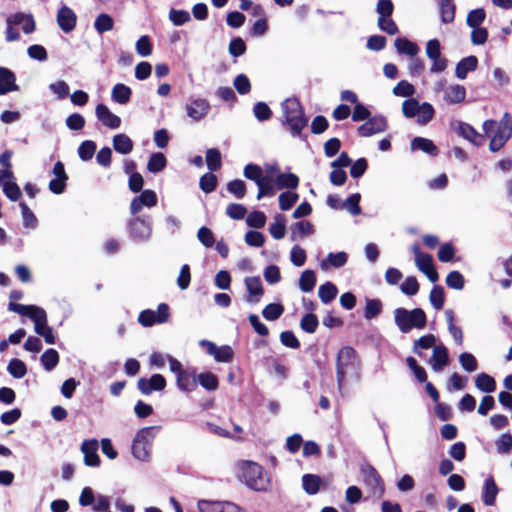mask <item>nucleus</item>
<instances>
[{
    "instance_id": "1",
    "label": "nucleus",
    "mask_w": 512,
    "mask_h": 512,
    "mask_svg": "<svg viewBox=\"0 0 512 512\" xmlns=\"http://www.w3.org/2000/svg\"><path fill=\"white\" fill-rule=\"evenodd\" d=\"M485 134L490 137L489 149L499 151L512 136V116L505 112L499 122L486 120L483 125Z\"/></svg>"
},
{
    "instance_id": "2",
    "label": "nucleus",
    "mask_w": 512,
    "mask_h": 512,
    "mask_svg": "<svg viewBox=\"0 0 512 512\" xmlns=\"http://www.w3.org/2000/svg\"><path fill=\"white\" fill-rule=\"evenodd\" d=\"M284 116L283 124L289 127L293 137H301L302 130L307 126L303 107L297 98H287L281 103Z\"/></svg>"
},
{
    "instance_id": "3",
    "label": "nucleus",
    "mask_w": 512,
    "mask_h": 512,
    "mask_svg": "<svg viewBox=\"0 0 512 512\" xmlns=\"http://www.w3.org/2000/svg\"><path fill=\"white\" fill-rule=\"evenodd\" d=\"M238 477L250 489L258 492L266 491L270 481L264 475L263 468L252 461H243L238 465Z\"/></svg>"
},
{
    "instance_id": "4",
    "label": "nucleus",
    "mask_w": 512,
    "mask_h": 512,
    "mask_svg": "<svg viewBox=\"0 0 512 512\" xmlns=\"http://www.w3.org/2000/svg\"><path fill=\"white\" fill-rule=\"evenodd\" d=\"M359 369V361L356 351L350 346L340 349L336 361V377L339 390L345 386L347 376L356 375Z\"/></svg>"
},
{
    "instance_id": "5",
    "label": "nucleus",
    "mask_w": 512,
    "mask_h": 512,
    "mask_svg": "<svg viewBox=\"0 0 512 512\" xmlns=\"http://www.w3.org/2000/svg\"><path fill=\"white\" fill-rule=\"evenodd\" d=\"M394 322L402 333H409L413 329H424L427 317L423 309L396 308L394 310Z\"/></svg>"
},
{
    "instance_id": "6",
    "label": "nucleus",
    "mask_w": 512,
    "mask_h": 512,
    "mask_svg": "<svg viewBox=\"0 0 512 512\" xmlns=\"http://www.w3.org/2000/svg\"><path fill=\"white\" fill-rule=\"evenodd\" d=\"M133 216L127 223L129 237L138 243L147 242L152 235V225L149 216Z\"/></svg>"
},
{
    "instance_id": "7",
    "label": "nucleus",
    "mask_w": 512,
    "mask_h": 512,
    "mask_svg": "<svg viewBox=\"0 0 512 512\" xmlns=\"http://www.w3.org/2000/svg\"><path fill=\"white\" fill-rule=\"evenodd\" d=\"M426 55L431 60V73H442L446 70L448 61L441 54V45L438 39H431L426 43Z\"/></svg>"
},
{
    "instance_id": "8",
    "label": "nucleus",
    "mask_w": 512,
    "mask_h": 512,
    "mask_svg": "<svg viewBox=\"0 0 512 512\" xmlns=\"http://www.w3.org/2000/svg\"><path fill=\"white\" fill-rule=\"evenodd\" d=\"M361 474L365 485L371 490V492L378 495V497L383 496L385 486L377 470L370 464H365L361 467Z\"/></svg>"
},
{
    "instance_id": "9",
    "label": "nucleus",
    "mask_w": 512,
    "mask_h": 512,
    "mask_svg": "<svg viewBox=\"0 0 512 512\" xmlns=\"http://www.w3.org/2000/svg\"><path fill=\"white\" fill-rule=\"evenodd\" d=\"M158 198L153 190H143L140 195L135 196L130 203V213L137 215L144 207L152 208L157 205Z\"/></svg>"
},
{
    "instance_id": "10",
    "label": "nucleus",
    "mask_w": 512,
    "mask_h": 512,
    "mask_svg": "<svg viewBox=\"0 0 512 512\" xmlns=\"http://www.w3.org/2000/svg\"><path fill=\"white\" fill-rule=\"evenodd\" d=\"M209 110V102L199 97H192L185 106L187 116L195 122L202 120L208 114Z\"/></svg>"
},
{
    "instance_id": "11",
    "label": "nucleus",
    "mask_w": 512,
    "mask_h": 512,
    "mask_svg": "<svg viewBox=\"0 0 512 512\" xmlns=\"http://www.w3.org/2000/svg\"><path fill=\"white\" fill-rule=\"evenodd\" d=\"M165 387L166 380L161 374H153L149 379L142 377L137 382L138 390L144 395H149L154 391H162Z\"/></svg>"
},
{
    "instance_id": "12",
    "label": "nucleus",
    "mask_w": 512,
    "mask_h": 512,
    "mask_svg": "<svg viewBox=\"0 0 512 512\" xmlns=\"http://www.w3.org/2000/svg\"><path fill=\"white\" fill-rule=\"evenodd\" d=\"M387 121L383 116H375L369 118L364 124L358 128V134L362 137H369L377 133L385 131Z\"/></svg>"
},
{
    "instance_id": "13",
    "label": "nucleus",
    "mask_w": 512,
    "mask_h": 512,
    "mask_svg": "<svg viewBox=\"0 0 512 512\" xmlns=\"http://www.w3.org/2000/svg\"><path fill=\"white\" fill-rule=\"evenodd\" d=\"M57 23L63 32L69 33L76 27L77 16L71 8L62 5L57 12Z\"/></svg>"
},
{
    "instance_id": "14",
    "label": "nucleus",
    "mask_w": 512,
    "mask_h": 512,
    "mask_svg": "<svg viewBox=\"0 0 512 512\" xmlns=\"http://www.w3.org/2000/svg\"><path fill=\"white\" fill-rule=\"evenodd\" d=\"M177 388L183 392H192L197 388V374L195 368H186L176 376Z\"/></svg>"
},
{
    "instance_id": "15",
    "label": "nucleus",
    "mask_w": 512,
    "mask_h": 512,
    "mask_svg": "<svg viewBox=\"0 0 512 512\" xmlns=\"http://www.w3.org/2000/svg\"><path fill=\"white\" fill-rule=\"evenodd\" d=\"M97 119L110 129H117L121 125V119L110 111L105 104H98L95 109Z\"/></svg>"
},
{
    "instance_id": "16",
    "label": "nucleus",
    "mask_w": 512,
    "mask_h": 512,
    "mask_svg": "<svg viewBox=\"0 0 512 512\" xmlns=\"http://www.w3.org/2000/svg\"><path fill=\"white\" fill-rule=\"evenodd\" d=\"M98 441L96 439L84 440L81 445V451L84 454V463L87 466L97 467L100 464V458L97 454Z\"/></svg>"
},
{
    "instance_id": "17",
    "label": "nucleus",
    "mask_w": 512,
    "mask_h": 512,
    "mask_svg": "<svg viewBox=\"0 0 512 512\" xmlns=\"http://www.w3.org/2000/svg\"><path fill=\"white\" fill-rule=\"evenodd\" d=\"M14 91H19L15 73L6 67H0V95Z\"/></svg>"
},
{
    "instance_id": "18",
    "label": "nucleus",
    "mask_w": 512,
    "mask_h": 512,
    "mask_svg": "<svg viewBox=\"0 0 512 512\" xmlns=\"http://www.w3.org/2000/svg\"><path fill=\"white\" fill-rule=\"evenodd\" d=\"M35 332L42 336L47 344H54L56 337L50 326L47 325V314L44 311L36 319H34Z\"/></svg>"
},
{
    "instance_id": "19",
    "label": "nucleus",
    "mask_w": 512,
    "mask_h": 512,
    "mask_svg": "<svg viewBox=\"0 0 512 512\" xmlns=\"http://www.w3.org/2000/svg\"><path fill=\"white\" fill-rule=\"evenodd\" d=\"M466 98V88L460 84H453L445 89L443 99L447 104L454 105L464 102Z\"/></svg>"
},
{
    "instance_id": "20",
    "label": "nucleus",
    "mask_w": 512,
    "mask_h": 512,
    "mask_svg": "<svg viewBox=\"0 0 512 512\" xmlns=\"http://www.w3.org/2000/svg\"><path fill=\"white\" fill-rule=\"evenodd\" d=\"M449 361L448 350L444 345H436L433 348L431 366L435 372H440Z\"/></svg>"
},
{
    "instance_id": "21",
    "label": "nucleus",
    "mask_w": 512,
    "mask_h": 512,
    "mask_svg": "<svg viewBox=\"0 0 512 512\" xmlns=\"http://www.w3.org/2000/svg\"><path fill=\"white\" fill-rule=\"evenodd\" d=\"M477 66H478L477 57L474 55L467 56V57L461 59L456 64L455 76L460 80H464L467 77L469 72L476 70Z\"/></svg>"
},
{
    "instance_id": "22",
    "label": "nucleus",
    "mask_w": 512,
    "mask_h": 512,
    "mask_svg": "<svg viewBox=\"0 0 512 512\" xmlns=\"http://www.w3.org/2000/svg\"><path fill=\"white\" fill-rule=\"evenodd\" d=\"M457 133L459 136L470 141L475 146L482 145L484 137L479 134L470 124L465 122H459L457 126Z\"/></svg>"
},
{
    "instance_id": "23",
    "label": "nucleus",
    "mask_w": 512,
    "mask_h": 512,
    "mask_svg": "<svg viewBox=\"0 0 512 512\" xmlns=\"http://www.w3.org/2000/svg\"><path fill=\"white\" fill-rule=\"evenodd\" d=\"M245 285L249 294L246 301L250 303H257L259 301V297L263 294L261 279L259 277H247L245 279Z\"/></svg>"
},
{
    "instance_id": "24",
    "label": "nucleus",
    "mask_w": 512,
    "mask_h": 512,
    "mask_svg": "<svg viewBox=\"0 0 512 512\" xmlns=\"http://www.w3.org/2000/svg\"><path fill=\"white\" fill-rule=\"evenodd\" d=\"M394 46L398 54L409 57L417 56L420 51L418 45L405 37H398L394 41Z\"/></svg>"
},
{
    "instance_id": "25",
    "label": "nucleus",
    "mask_w": 512,
    "mask_h": 512,
    "mask_svg": "<svg viewBox=\"0 0 512 512\" xmlns=\"http://www.w3.org/2000/svg\"><path fill=\"white\" fill-rule=\"evenodd\" d=\"M8 309L22 316L29 317L32 321L45 311L43 308L38 306L16 304L14 302L9 303Z\"/></svg>"
},
{
    "instance_id": "26",
    "label": "nucleus",
    "mask_w": 512,
    "mask_h": 512,
    "mask_svg": "<svg viewBox=\"0 0 512 512\" xmlns=\"http://www.w3.org/2000/svg\"><path fill=\"white\" fill-rule=\"evenodd\" d=\"M410 145L411 150H421L431 156H436L439 152L438 147L433 143L432 140L423 137L413 138Z\"/></svg>"
},
{
    "instance_id": "27",
    "label": "nucleus",
    "mask_w": 512,
    "mask_h": 512,
    "mask_svg": "<svg viewBox=\"0 0 512 512\" xmlns=\"http://www.w3.org/2000/svg\"><path fill=\"white\" fill-rule=\"evenodd\" d=\"M131 95V88L122 83L115 84L111 91V99L120 105L127 104L131 99Z\"/></svg>"
},
{
    "instance_id": "28",
    "label": "nucleus",
    "mask_w": 512,
    "mask_h": 512,
    "mask_svg": "<svg viewBox=\"0 0 512 512\" xmlns=\"http://www.w3.org/2000/svg\"><path fill=\"white\" fill-rule=\"evenodd\" d=\"M322 479L316 474H304L302 476V487L308 495H315L320 491Z\"/></svg>"
},
{
    "instance_id": "29",
    "label": "nucleus",
    "mask_w": 512,
    "mask_h": 512,
    "mask_svg": "<svg viewBox=\"0 0 512 512\" xmlns=\"http://www.w3.org/2000/svg\"><path fill=\"white\" fill-rule=\"evenodd\" d=\"M348 255L345 252L329 253L325 260L321 262V268L327 270L330 267L340 268L347 263Z\"/></svg>"
},
{
    "instance_id": "30",
    "label": "nucleus",
    "mask_w": 512,
    "mask_h": 512,
    "mask_svg": "<svg viewBox=\"0 0 512 512\" xmlns=\"http://www.w3.org/2000/svg\"><path fill=\"white\" fill-rule=\"evenodd\" d=\"M291 239L294 241L298 238L311 235L314 232L313 225L308 221H298L290 227Z\"/></svg>"
},
{
    "instance_id": "31",
    "label": "nucleus",
    "mask_w": 512,
    "mask_h": 512,
    "mask_svg": "<svg viewBox=\"0 0 512 512\" xmlns=\"http://www.w3.org/2000/svg\"><path fill=\"white\" fill-rule=\"evenodd\" d=\"M498 494V487L492 477L487 478L483 488V502L487 506L495 504L496 496Z\"/></svg>"
},
{
    "instance_id": "32",
    "label": "nucleus",
    "mask_w": 512,
    "mask_h": 512,
    "mask_svg": "<svg viewBox=\"0 0 512 512\" xmlns=\"http://www.w3.org/2000/svg\"><path fill=\"white\" fill-rule=\"evenodd\" d=\"M113 148L116 152L126 155L133 149V142L126 134H117L113 137Z\"/></svg>"
},
{
    "instance_id": "33",
    "label": "nucleus",
    "mask_w": 512,
    "mask_h": 512,
    "mask_svg": "<svg viewBox=\"0 0 512 512\" xmlns=\"http://www.w3.org/2000/svg\"><path fill=\"white\" fill-rule=\"evenodd\" d=\"M475 386L481 392L491 393L496 389V382L492 376L482 372L477 375Z\"/></svg>"
},
{
    "instance_id": "34",
    "label": "nucleus",
    "mask_w": 512,
    "mask_h": 512,
    "mask_svg": "<svg viewBox=\"0 0 512 512\" xmlns=\"http://www.w3.org/2000/svg\"><path fill=\"white\" fill-rule=\"evenodd\" d=\"M269 233L276 240H280L285 236L286 226L284 215L276 214L274 216V222L269 226Z\"/></svg>"
},
{
    "instance_id": "35",
    "label": "nucleus",
    "mask_w": 512,
    "mask_h": 512,
    "mask_svg": "<svg viewBox=\"0 0 512 512\" xmlns=\"http://www.w3.org/2000/svg\"><path fill=\"white\" fill-rule=\"evenodd\" d=\"M316 285V275L313 270H305L299 278V288L302 292H311Z\"/></svg>"
},
{
    "instance_id": "36",
    "label": "nucleus",
    "mask_w": 512,
    "mask_h": 512,
    "mask_svg": "<svg viewBox=\"0 0 512 512\" xmlns=\"http://www.w3.org/2000/svg\"><path fill=\"white\" fill-rule=\"evenodd\" d=\"M41 364L46 371H52L59 362V354L53 349H47L40 358Z\"/></svg>"
},
{
    "instance_id": "37",
    "label": "nucleus",
    "mask_w": 512,
    "mask_h": 512,
    "mask_svg": "<svg viewBox=\"0 0 512 512\" xmlns=\"http://www.w3.org/2000/svg\"><path fill=\"white\" fill-rule=\"evenodd\" d=\"M299 184V178L293 173H280L276 179L278 189H295Z\"/></svg>"
},
{
    "instance_id": "38",
    "label": "nucleus",
    "mask_w": 512,
    "mask_h": 512,
    "mask_svg": "<svg viewBox=\"0 0 512 512\" xmlns=\"http://www.w3.org/2000/svg\"><path fill=\"white\" fill-rule=\"evenodd\" d=\"M436 337L433 334H427L417 339L413 344V352L418 356H421V350H427L434 348Z\"/></svg>"
},
{
    "instance_id": "39",
    "label": "nucleus",
    "mask_w": 512,
    "mask_h": 512,
    "mask_svg": "<svg viewBox=\"0 0 512 512\" xmlns=\"http://www.w3.org/2000/svg\"><path fill=\"white\" fill-rule=\"evenodd\" d=\"M337 293V287L331 282L322 284L318 290L319 298L324 304H329L336 297Z\"/></svg>"
},
{
    "instance_id": "40",
    "label": "nucleus",
    "mask_w": 512,
    "mask_h": 512,
    "mask_svg": "<svg viewBox=\"0 0 512 512\" xmlns=\"http://www.w3.org/2000/svg\"><path fill=\"white\" fill-rule=\"evenodd\" d=\"M114 27L113 18L106 13L97 16L94 22V28L99 34L111 31Z\"/></svg>"
},
{
    "instance_id": "41",
    "label": "nucleus",
    "mask_w": 512,
    "mask_h": 512,
    "mask_svg": "<svg viewBox=\"0 0 512 512\" xmlns=\"http://www.w3.org/2000/svg\"><path fill=\"white\" fill-rule=\"evenodd\" d=\"M7 371L12 377L21 379L26 375L27 367L22 360L13 358L8 363Z\"/></svg>"
},
{
    "instance_id": "42",
    "label": "nucleus",
    "mask_w": 512,
    "mask_h": 512,
    "mask_svg": "<svg viewBox=\"0 0 512 512\" xmlns=\"http://www.w3.org/2000/svg\"><path fill=\"white\" fill-rule=\"evenodd\" d=\"M382 302L379 299H366L364 317L367 320L376 318L382 312Z\"/></svg>"
},
{
    "instance_id": "43",
    "label": "nucleus",
    "mask_w": 512,
    "mask_h": 512,
    "mask_svg": "<svg viewBox=\"0 0 512 512\" xmlns=\"http://www.w3.org/2000/svg\"><path fill=\"white\" fill-rule=\"evenodd\" d=\"M166 164H167V160H166V157L164 156V154H162L160 152L153 153L150 156V159L147 163V169L151 173H158L166 167Z\"/></svg>"
},
{
    "instance_id": "44",
    "label": "nucleus",
    "mask_w": 512,
    "mask_h": 512,
    "mask_svg": "<svg viewBox=\"0 0 512 512\" xmlns=\"http://www.w3.org/2000/svg\"><path fill=\"white\" fill-rule=\"evenodd\" d=\"M157 429L158 427H144L136 433L133 440H135L136 443H142L152 447L155 431Z\"/></svg>"
},
{
    "instance_id": "45",
    "label": "nucleus",
    "mask_w": 512,
    "mask_h": 512,
    "mask_svg": "<svg viewBox=\"0 0 512 512\" xmlns=\"http://www.w3.org/2000/svg\"><path fill=\"white\" fill-rule=\"evenodd\" d=\"M243 175L245 178L254 181L256 185L263 181V179L266 177L263 175L262 168L257 164H247L244 167Z\"/></svg>"
},
{
    "instance_id": "46",
    "label": "nucleus",
    "mask_w": 512,
    "mask_h": 512,
    "mask_svg": "<svg viewBox=\"0 0 512 512\" xmlns=\"http://www.w3.org/2000/svg\"><path fill=\"white\" fill-rule=\"evenodd\" d=\"M284 312V307L280 303H270L262 310L263 317L268 321L279 319Z\"/></svg>"
},
{
    "instance_id": "47",
    "label": "nucleus",
    "mask_w": 512,
    "mask_h": 512,
    "mask_svg": "<svg viewBox=\"0 0 512 512\" xmlns=\"http://www.w3.org/2000/svg\"><path fill=\"white\" fill-rule=\"evenodd\" d=\"M439 5L441 21L445 24L451 23L455 18V5L453 0L440 2Z\"/></svg>"
},
{
    "instance_id": "48",
    "label": "nucleus",
    "mask_w": 512,
    "mask_h": 512,
    "mask_svg": "<svg viewBox=\"0 0 512 512\" xmlns=\"http://www.w3.org/2000/svg\"><path fill=\"white\" fill-rule=\"evenodd\" d=\"M21 208L23 225L26 228L35 229L38 225V220L35 214L31 211V209L27 206L25 202H21L19 204Z\"/></svg>"
},
{
    "instance_id": "49",
    "label": "nucleus",
    "mask_w": 512,
    "mask_h": 512,
    "mask_svg": "<svg viewBox=\"0 0 512 512\" xmlns=\"http://www.w3.org/2000/svg\"><path fill=\"white\" fill-rule=\"evenodd\" d=\"M361 199V195L359 193H355L350 195L342 204L341 209H346L350 214L356 216L361 213V207L359 206V202Z\"/></svg>"
},
{
    "instance_id": "50",
    "label": "nucleus",
    "mask_w": 512,
    "mask_h": 512,
    "mask_svg": "<svg viewBox=\"0 0 512 512\" xmlns=\"http://www.w3.org/2000/svg\"><path fill=\"white\" fill-rule=\"evenodd\" d=\"M486 18V12L483 8L471 10L466 19V23L470 28L480 27Z\"/></svg>"
},
{
    "instance_id": "51",
    "label": "nucleus",
    "mask_w": 512,
    "mask_h": 512,
    "mask_svg": "<svg viewBox=\"0 0 512 512\" xmlns=\"http://www.w3.org/2000/svg\"><path fill=\"white\" fill-rule=\"evenodd\" d=\"M206 163L210 171H217L221 167V153L216 148H210L206 151Z\"/></svg>"
},
{
    "instance_id": "52",
    "label": "nucleus",
    "mask_w": 512,
    "mask_h": 512,
    "mask_svg": "<svg viewBox=\"0 0 512 512\" xmlns=\"http://www.w3.org/2000/svg\"><path fill=\"white\" fill-rule=\"evenodd\" d=\"M435 115L433 106L428 102H423L420 107V112L417 114V123L420 125H426L429 123Z\"/></svg>"
},
{
    "instance_id": "53",
    "label": "nucleus",
    "mask_w": 512,
    "mask_h": 512,
    "mask_svg": "<svg viewBox=\"0 0 512 512\" xmlns=\"http://www.w3.org/2000/svg\"><path fill=\"white\" fill-rule=\"evenodd\" d=\"M151 447L142 444L136 443L135 440L132 442V454L133 456L140 461L147 462L150 460Z\"/></svg>"
},
{
    "instance_id": "54",
    "label": "nucleus",
    "mask_w": 512,
    "mask_h": 512,
    "mask_svg": "<svg viewBox=\"0 0 512 512\" xmlns=\"http://www.w3.org/2000/svg\"><path fill=\"white\" fill-rule=\"evenodd\" d=\"M421 104L415 98H409L402 103V112L406 118H414L420 112Z\"/></svg>"
},
{
    "instance_id": "55",
    "label": "nucleus",
    "mask_w": 512,
    "mask_h": 512,
    "mask_svg": "<svg viewBox=\"0 0 512 512\" xmlns=\"http://www.w3.org/2000/svg\"><path fill=\"white\" fill-rule=\"evenodd\" d=\"M319 325L318 318L313 313H307L305 314L301 321H300V327L303 331L306 333H314L317 330V327Z\"/></svg>"
},
{
    "instance_id": "56",
    "label": "nucleus",
    "mask_w": 512,
    "mask_h": 512,
    "mask_svg": "<svg viewBox=\"0 0 512 512\" xmlns=\"http://www.w3.org/2000/svg\"><path fill=\"white\" fill-rule=\"evenodd\" d=\"M197 383L209 391H213L218 387L217 377L210 372L197 375Z\"/></svg>"
},
{
    "instance_id": "57",
    "label": "nucleus",
    "mask_w": 512,
    "mask_h": 512,
    "mask_svg": "<svg viewBox=\"0 0 512 512\" xmlns=\"http://www.w3.org/2000/svg\"><path fill=\"white\" fill-rule=\"evenodd\" d=\"M96 150V144L95 142L91 140H85L83 141L79 148H78V155L81 160L83 161H89L92 159L94 153Z\"/></svg>"
},
{
    "instance_id": "58",
    "label": "nucleus",
    "mask_w": 512,
    "mask_h": 512,
    "mask_svg": "<svg viewBox=\"0 0 512 512\" xmlns=\"http://www.w3.org/2000/svg\"><path fill=\"white\" fill-rule=\"evenodd\" d=\"M299 196L295 192H283L279 195V207L283 211H287L294 206Z\"/></svg>"
},
{
    "instance_id": "59",
    "label": "nucleus",
    "mask_w": 512,
    "mask_h": 512,
    "mask_svg": "<svg viewBox=\"0 0 512 512\" xmlns=\"http://www.w3.org/2000/svg\"><path fill=\"white\" fill-rule=\"evenodd\" d=\"M378 27L388 35H396L399 32L398 26L392 17H378Z\"/></svg>"
},
{
    "instance_id": "60",
    "label": "nucleus",
    "mask_w": 512,
    "mask_h": 512,
    "mask_svg": "<svg viewBox=\"0 0 512 512\" xmlns=\"http://www.w3.org/2000/svg\"><path fill=\"white\" fill-rule=\"evenodd\" d=\"M253 114H254L255 118L260 122L267 121L272 117L271 109L264 102H257L254 105Z\"/></svg>"
},
{
    "instance_id": "61",
    "label": "nucleus",
    "mask_w": 512,
    "mask_h": 512,
    "mask_svg": "<svg viewBox=\"0 0 512 512\" xmlns=\"http://www.w3.org/2000/svg\"><path fill=\"white\" fill-rule=\"evenodd\" d=\"M459 362L461 367L467 372H474L478 368V363L473 354L469 352H463L459 356Z\"/></svg>"
},
{
    "instance_id": "62",
    "label": "nucleus",
    "mask_w": 512,
    "mask_h": 512,
    "mask_svg": "<svg viewBox=\"0 0 512 512\" xmlns=\"http://www.w3.org/2000/svg\"><path fill=\"white\" fill-rule=\"evenodd\" d=\"M227 191L237 199H242L246 194V184L240 179L232 180L227 184Z\"/></svg>"
},
{
    "instance_id": "63",
    "label": "nucleus",
    "mask_w": 512,
    "mask_h": 512,
    "mask_svg": "<svg viewBox=\"0 0 512 512\" xmlns=\"http://www.w3.org/2000/svg\"><path fill=\"white\" fill-rule=\"evenodd\" d=\"M495 446L500 454H508L512 450V435L510 433L502 434L496 441Z\"/></svg>"
},
{
    "instance_id": "64",
    "label": "nucleus",
    "mask_w": 512,
    "mask_h": 512,
    "mask_svg": "<svg viewBox=\"0 0 512 512\" xmlns=\"http://www.w3.org/2000/svg\"><path fill=\"white\" fill-rule=\"evenodd\" d=\"M199 186L203 192L211 193L217 187V177L213 173H206L200 178Z\"/></svg>"
}]
</instances>
